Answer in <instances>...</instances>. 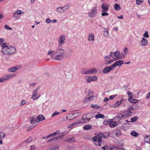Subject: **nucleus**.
<instances>
[{
	"label": "nucleus",
	"mask_w": 150,
	"mask_h": 150,
	"mask_svg": "<svg viewBox=\"0 0 150 150\" xmlns=\"http://www.w3.org/2000/svg\"><path fill=\"white\" fill-rule=\"evenodd\" d=\"M8 43H4L2 44L1 52L4 55H9L15 53L16 51L14 47L8 45Z\"/></svg>",
	"instance_id": "f257e3e1"
},
{
	"label": "nucleus",
	"mask_w": 150,
	"mask_h": 150,
	"mask_svg": "<svg viewBox=\"0 0 150 150\" xmlns=\"http://www.w3.org/2000/svg\"><path fill=\"white\" fill-rule=\"evenodd\" d=\"M64 50L63 48L58 47L54 52V53L51 55V57H52V56H54V54L55 56L54 59L61 61L64 57Z\"/></svg>",
	"instance_id": "f03ea898"
},
{
	"label": "nucleus",
	"mask_w": 150,
	"mask_h": 150,
	"mask_svg": "<svg viewBox=\"0 0 150 150\" xmlns=\"http://www.w3.org/2000/svg\"><path fill=\"white\" fill-rule=\"evenodd\" d=\"M99 136H95L93 138V140L95 142V144L96 145H98L99 146H101V143L102 141L101 137L106 138L109 136L110 134L107 136H105L104 134H101Z\"/></svg>",
	"instance_id": "7ed1b4c3"
},
{
	"label": "nucleus",
	"mask_w": 150,
	"mask_h": 150,
	"mask_svg": "<svg viewBox=\"0 0 150 150\" xmlns=\"http://www.w3.org/2000/svg\"><path fill=\"white\" fill-rule=\"evenodd\" d=\"M119 117H115L113 119L107 120L104 121L103 123L105 125H109L110 127L113 128L117 125V123L116 122L114 121L117 118Z\"/></svg>",
	"instance_id": "20e7f679"
},
{
	"label": "nucleus",
	"mask_w": 150,
	"mask_h": 150,
	"mask_svg": "<svg viewBox=\"0 0 150 150\" xmlns=\"http://www.w3.org/2000/svg\"><path fill=\"white\" fill-rule=\"evenodd\" d=\"M60 133V131L57 130L55 132L53 133L50 134V137H52V138L50 139L47 141L46 142L47 143L51 142H54L58 139V137L56 136L57 134H58Z\"/></svg>",
	"instance_id": "39448f33"
},
{
	"label": "nucleus",
	"mask_w": 150,
	"mask_h": 150,
	"mask_svg": "<svg viewBox=\"0 0 150 150\" xmlns=\"http://www.w3.org/2000/svg\"><path fill=\"white\" fill-rule=\"evenodd\" d=\"M97 8L96 7H93L90 11L88 13V16L90 18L94 17L97 14Z\"/></svg>",
	"instance_id": "423d86ee"
},
{
	"label": "nucleus",
	"mask_w": 150,
	"mask_h": 150,
	"mask_svg": "<svg viewBox=\"0 0 150 150\" xmlns=\"http://www.w3.org/2000/svg\"><path fill=\"white\" fill-rule=\"evenodd\" d=\"M39 88H38L34 90L33 92V94L31 96V98L34 100H36L38 99L40 97V96H38V90Z\"/></svg>",
	"instance_id": "0eeeda50"
},
{
	"label": "nucleus",
	"mask_w": 150,
	"mask_h": 150,
	"mask_svg": "<svg viewBox=\"0 0 150 150\" xmlns=\"http://www.w3.org/2000/svg\"><path fill=\"white\" fill-rule=\"evenodd\" d=\"M105 64L108 65L115 60L113 59H111L109 56H106L104 57Z\"/></svg>",
	"instance_id": "6e6552de"
},
{
	"label": "nucleus",
	"mask_w": 150,
	"mask_h": 150,
	"mask_svg": "<svg viewBox=\"0 0 150 150\" xmlns=\"http://www.w3.org/2000/svg\"><path fill=\"white\" fill-rule=\"evenodd\" d=\"M89 114V113H87V114L83 115L82 117V119L83 121L82 122L81 121V122H82L81 124L83 123H87L90 121V119L92 117L88 118L87 117V115H88Z\"/></svg>",
	"instance_id": "1a4fd4ad"
},
{
	"label": "nucleus",
	"mask_w": 150,
	"mask_h": 150,
	"mask_svg": "<svg viewBox=\"0 0 150 150\" xmlns=\"http://www.w3.org/2000/svg\"><path fill=\"white\" fill-rule=\"evenodd\" d=\"M65 40V37L64 35H61L59 37L58 40L59 46H61L62 44H64Z\"/></svg>",
	"instance_id": "9d476101"
},
{
	"label": "nucleus",
	"mask_w": 150,
	"mask_h": 150,
	"mask_svg": "<svg viewBox=\"0 0 150 150\" xmlns=\"http://www.w3.org/2000/svg\"><path fill=\"white\" fill-rule=\"evenodd\" d=\"M109 6L105 3H104L102 4L101 8L102 9V11L107 12L108 10V7Z\"/></svg>",
	"instance_id": "9b49d317"
},
{
	"label": "nucleus",
	"mask_w": 150,
	"mask_h": 150,
	"mask_svg": "<svg viewBox=\"0 0 150 150\" xmlns=\"http://www.w3.org/2000/svg\"><path fill=\"white\" fill-rule=\"evenodd\" d=\"M76 113H70L67 115L66 118L68 120H71L75 118L76 117L74 116V114Z\"/></svg>",
	"instance_id": "f8f14e48"
},
{
	"label": "nucleus",
	"mask_w": 150,
	"mask_h": 150,
	"mask_svg": "<svg viewBox=\"0 0 150 150\" xmlns=\"http://www.w3.org/2000/svg\"><path fill=\"white\" fill-rule=\"evenodd\" d=\"M82 123V122H81V120H79L78 121L74 122L71 125H69L68 126V127L69 128H70L74 125H76L79 124H81Z\"/></svg>",
	"instance_id": "ddd939ff"
},
{
	"label": "nucleus",
	"mask_w": 150,
	"mask_h": 150,
	"mask_svg": "<svg viewBox=\"0 0 150 150\" xmlns=\"http://www.w3.org/2000/svg\"><path fill=\"white\" fill-rule=\"evenodd\" d=\"M111 70V68L109 66L105 67L103 70V72L104 74H106L108 73Z\"/></svg>",
	"instance_id": "4468645a"
},
{
	"label": "nucleus",
	"mask_w": 150,
	"mask_h": 150,
	"mask_svg": "<svg viewBox=\"0 0 150 150\" xmlns=\"http://www.w3.org/2000/svg\"><path fill=\"white\" fill-rule=\"evenodd\" d=\"M148 41L146 39H145L144 38H143L142 40L140 42L141 45L143 46L146 45L148 44Z\"/></svg>",
	"instance_id": "2eb2a0df"
},
{
	"label": "nucleus",
	"mask_w": 150,
	"mask_h": 150,
	"mask_svg": "<svg viewBox=\"0 0 150 150\" xmlns=\"http://www.w3.org/2000/svg\"><path fill=\"white\" fill-rule=\"evenodd\" d=\"M96 73V70L95 69H86V74H93Z\"/></svg>",
	"instance_id": "dca6fc26"
},
{
	"label": "nucleus",
	"mask_w": 150,
	"mask_h": 150,
	"mask_svg": "<svg viewBox=\"0 0 150 150\" xmlns=\"http://www.w3.org/2000/svg\"><path fill=\"white\" fill-rule=\"evenodd\" d=\"M124 100H125L124 99H122L119 101H118L116 102L113 105V107L116 108L117 107L119 106L121 104L122 101Z\"/></svg>",
	"instance_id": "f3484780"
},
{
	"label": "nucleus",
	"mask_w": 150,
	"mask_h": 150,
	"mask_svg": "<svg viewBox=\"0 0 150 150\" xmlns=\"http://www.w3.org/2000/svg\"><path fill=\"white\" fill-rule=\"evenodd\" d=\"M94 39V35L92 33H89L88 35V40L90 41H93Z\"/></svg>",
	"instance_id": "a211bd4d"
},
{
	"label": "nucleus",
	"mask_w": 150,
	"mask_h": 150,
	"mask_svg": "<svg viewBox=\"0 0 150 150\" xmlns=\"http://www.w3.org/2000/svg\"><path fill=\"white\" fill-rule=\"evenodd\" d=\"M45 119V117L42 115H39L37 117V120H38V122L43 120Z\"/></svg>",
	"instance_id": "6ab92c4d"
},
{
	"label": "nucleus",
	"mask_w": 150,
	"mask_h": 150,
	"mask_svg": "<svg viewBox=\"0 0 150 150\" xmlns=\"http://www.w3.org/2000/svg\"><path fill=\"white\" fill-rule=\"evenodd\" d=\"M92 126L90 125H87L84 126L83 127V129L84 130H90L92 129Z\"/></svg>",
	"instance_id": "aec40b11"
},
{
	"label": "nucleus",
	"mask_w": 150,
	"mask_h": 150,
	"mask_svg": "<svg viewBox=\"0 0 150 150\" xmlns=\"http://www.w3.org/2000/svg\"><path fill=\"white\" fill-rule=\"evenodd\" d=\"M18 68H16L15 67H13L11 68H10L8 69V71L9 72H15L18 69Z\"/></svg>",
	"instance_id": "412c9836"
},
{
	"label": "nucleus",
	"mask_w": 150,
	"mask_h": 150,
	"mask_svg": "<svg viewBox=\"0 0 150 150\" xmlns=\"http://www.w3.org/2000/svg\"><path fill=\"white\" fill-rule=\"evenodd\" d=\"M96 118H101L104 119L105 118V116L102 114H98L95 116Z\"/></svg>",
	"instance_id": "4be33fe9"
},
{
	"label": "nucleus",
	"mask_w": 150,
	"mask_h": 150,
	"mask_svg": "<svg viewBox=\"0 0 150 150\" xmlns=\"http://www.w3.org/2000/svg\"><path fill=\"white\" fill-rule=\"evenodd\" d=\"M115 64V65L116 66H117L118 65H122L123 64V61L122 60H120L119 61H117L116 62Z\"/></svg>",
	"instance_id": "5701e85b"
},
{
	"label": "nucleus",
	"mask_w": 150,
	"mask_h": 150,
	"mask_svg": "<svg viewBox=\"0 0 150 150\" xmlns=\"http://www.w3.org/2000/svg\"><path fill=\"white\" fill-rule=\"evenodd\" d=\"M114 8L116 10H119L121 9V7L117 4H115L114 5Z\"/></svg>",
	"instance_id": "b1692460"
},
{
	"label": "nucleus",
	"mask_w": 150,
	"mask_h": 150,
	"mask_svg": "<svg viewBox=\"0 0 150 150\" xmlns=\"http://www.w3.org/2000/svg\"><path fill=\"white\" fill-rule=\"evenodd\" d=\"M67 141L69 143H72L75 141V139L74 137H72L68 139Z\"/></svg>",
	"instance_id": "393cba45"
},
{
	"label": "nucleus",
	"mask_w": 150,
	"mask_h": 150,
	"mask_svg": "<svg viewBox=\"0 0 150 150\" xmlns=\"http://www.w3.org/2000/svg\"><path fill=\"white\" fill-rule=\"evenodd\" d=\"M86 82L87 83H89L92 81V80L91 79V76H86L85 77Z\"/></svg>",
	"instance_id": "a878e982"
},
{
	"label": "nucleus",
	"mask_w": 150,
	"mask_h": 150,
	"mask_svg": "<svg viewBox=\"0 0 150 150\" xmlns=\"http://www.w3.org/2000/svg\"><path fill=\"white\" fill-rule=\"evenodd\" d=\"M38 122L37 118H32L31 120V123L32 124L34 125L37 122Z\"/></svg>",
	"instance_id": "bb28decb"
},
{
	"label": "nucleus",
	"mask_w": 150,
	"mask_h": 150,
	"mask_svg": "<svg viewBox=\"0 0 150 150\" xmlns=\"http://www.w3.org/2000/svg\"><path fill=\"white\" fill-rule=\"evenodd\" d=\"M103 28L104 29V33L103 34V35L104 36H109V32L108 29L104 28Z\"/></svg>",
	"instance_id": "cd10ccee"
},
{
	"label": "nucleus",
	"mask_w": 150,
	"mask_h": 150,
	"mask_svg": "<svg viewBox=\"0 0 150 150\" xmlns=\"http://www.w3.org/2000/svg\"><path fill=\"white\" fill-rule=\"evenodd\" d=\"M131 134L132 136L135 137H137L139 135V134L135 131H133L131 132Z\"/></svg>",
	"instance_id": "c85d7f7f"
},
{
	"label": "nucleus",
	"mask_w": 150,
	"mask_h": 150,
	"mask_svg": "<svg viewBox=\"0 0 150 150\" xmlns=\"http://www.w3.org/2000/svg\"><path fill=\"white\" fill-rule=\"evenodd\" d=\"M144 141L147 143L150 144V138L149 137H146L144 138Z\"/></svg>",
	"instance_id": "c756f323"
},
{
	"label": "nucleus",
	"mask_w": 150,
	"mask_h": 150,
	"mask_svg": "<svg viewBox=\"0 0 150 150\" xmlns=\"http://www.w3.org/2000/svg\"><path fill=\"white\" fill-rule=\"evenodd\" d=\"M112 54H113V56L116 57H118L120 54V52L118 51H117L115 52H113Z\"/></svg>",
	"instance_id": "7c9ffc66"
},
{
	"label": "nucleus",
	"mask_w": 150,
	"mask_h": 150,
	"mask_svg": "<svg viewBox=\"0 0 150 150\" xmlns=\"http://www.w3.org/2000/svg\"><path fill=\"white\" fill-rule=\"evenodd\" d=\"M32 140V138L31 137H29L27 139L25 140L24 142L25 143H28L31 142Z\"/></svg>",
	"instance_id": "2f4dec72"
},
{
	"label": "nucleus",
	"mask_w": 150,
	"mask_h": 150,
	"mask_svg": "<svg viewBox=\"0 0 150 150\" xmlns=\"http://www.w3.org/2000/svg\"><path fill=\"white\" fill-rule=\"evenodd\" d=\"M22 12L23 11L22 10L17 9L14 12L16 14L20 15L22 13H24V12Z\"/></svg>",
	"instance_id": "473e14b6"
},
{
	"label": "nucleus",
	"mask_w": 150,
	"mask_h": 150,
	"mask_svg": "<svg viewBox=\"0 0 150 150\" xmlns=\"http://www.w3.org/2000/svg\"><path fill=\"white\" fill-rule=\"evenodd\" d=\"M90 106L92 108L96 109H98L100 108V106L99 105L93 104H91Z\"/></svg>",
	"instance_id": "72a5a7b5"
},
{
	"label": "nucleus",
	"mask_w": 150,
	"mask_h": 150,
	"mask_svg": "<svg viewBox=\"0 0 150 150\" xmlns=\"http://www.w3.org/2000/svg\"><path fill=\"white\" fill-rule=\"evenodd\" d=\"M14 76L12 74L8 75L5 76L4 77L6 79V80H8V79L13 77Z\"/></svg>",
	"instance_id": "f704fd0d"
},
{
	"label": "nucleus",
	"mask_w": 150,
	"mask_h": 150,
	"mask_svg": "<svg viewBox=\"0 0 150 150\" xmlns=\"http://www.w3.org/2000/svg\"><path fill=\"white\" fill-rule=\"evenodd\" d=\"M138 117L137 116H134L131 118V120L132 122H134L138 119Z\"/></svg>",
	"instance_id": "c9c22d12"
},
{
	"label": "nucleus",
	"mask_w": 150,
	"mask_h": 150,
	"mask_svg": "<svg viewBox=\"0 0 150 150\" xmlns=\"http://www.w3.org/2000/svg\"><path fill=\"white\" fill-rule=\"evenodd\" d=\"M115 134L116 136L117 137L120 136L121 135V133L120 132V131L119 130H118L117 131Z\"/></svg>",
	"instance_id": "e433bc0d"
},
{
	"label": "nucleus",
	"mask_w": 150,
	"mask_h": 150,
	"mask_svg": "<svg viewBox=\"0 0 150 150\" xmlns=\"http://www.w3.org/2000/svg\"><path fill=\"white\" fill-rule=\"evenodd\" d=\"M57 12L59 13H62L66 11L65 9H63V11H61V9H57V7L56 9Z\"/></svg>",
	"instance_id": "4c0bfd02"
},
{
	"label": "nucleus",
	"mask_w": 150,
	"mask_h": 150,
	"mask_svg": "<svg viewBox=\"0 0 150 150\" xmlns=\"http://www.w3.org/2000/svg\"><path fill=\"white\" fill-rule=\"evenodd\" d=\"M143 36L145 38H149V35L147 31H146L143 34Z\"/></svg>",
	"instance_id": "58836bf2"
},
{
	"label": "nucleus",
	"mask_w": 150,
	"mask_h": 150,
	"mask_svg": "<svg viewBox=\"0 0 150 150\" xmlns=\"http://www.w3.org/2000/svg\"><path fill=\"white\" fill-rule=\"evenodd\" d=\"M97 77L96 76H93L91 77L92 81H96L97 80Z\"/></svg>",
	"instance_id": "ea45409f"
},
{
	"label": "nucleus",
	"mask_w": 150,
	"mask_h": 150,
	"mask_svg": "<svg viewBox=\"0 0 150 150\" xmlns=\"http://www.w3.org/2000/svg\"><path fill=\"white\" fill-rule=\"evenodd\" d=\"M49 150H58V147L57 146H54L51 148L50 147L49 148Z\"/></svg>",
	"instance_id": "a19ab883"
},
{
	"label": "nucleus",
	"mask_w": 150,
	"mask_h": 150,
	"mask_svg": "<svg viewBox=\"0 0 150 150\" xmlns=\"http://www.w3.org/2000/svg\"><path fill=\"white\" fill-rule=\"evenodd\" d=\"M101 149L104 150H108V146L107 145H105L104 146L102 147Z\"/></svg>",
	"instance_id": "79ce46f5"
},
{
	"label": "nucleus",
	"mask_w": 150,
	"mask_h": 150,
	"mask_svg": "<svg viewBox=\"0 0 150 150\" xmlns=\"http://www.w3.org/2000/svg\"><path fill=\"white\" fill-rule=\"evenodd\" d=\"M4 28L6 30H12V28H10L8 25H5L4 26Z\"/></svg>",
	"instance_id": "37998d69"
},
{
	"label": "nucleus",
	"mask_w": 150,
	"mask_h": 150,
	"mask_svg": "<svg viewBox=\"0 0 150 150\" xmlns=\"http://www.w3.org/2000/svg\"><path fill=\"white\" fill-rule=\"evenodd\" d=\"M120 55V57L119 58V59H124L125 58V55L123 53H121Z\"/></svg>",
	"instance_id": "c03bdc74"
},
{
	"label": "nucleus",
	"mask_w": 150,
	"mask_h": 150,
	"mask_svg": "<svg viewBox=\"0 0 150 150\" xmlns=\"http://www.w3.org/2000/svg\"><path fill=\"white\" fill-rule=\"evenodd\" d=\"M143 2V0H136V3L137 5H140L141 2Z\"/></svg>",
	"instance_id": "a18cd8bd"
},
{
	"label": "nucleus",
	"mask_w": 150,
	"mask_h": 150,
	"mask_svg": "<svg viewBox=\"0 0 150 150\" xmlns=\"http://www.w3.org/2000/svg\"><path fill=\"white\" fill-rule=\"evenodd\" d=\"M116 67V66L115 63H114V64L111 65V66H109V67L111 68V71H112L113 70H114L115 68V67Z\"/></svg>",
	"instance_id": "49530a36"
},
{
	"label": "nucleus",
	"mask_w": 150,
	"mask_h": 150,
	"mask_svg": "<svg viewBox=\"0 0 150 150\" xmlns=\"http://www.w3.org/2000/svg\"><path fill=\"white\" fill-rule=\"evenodd\" d=\"M86 69H83L81 70V73L83 74H86Z\"/></svg>",
	"instance_id": "de8ad7c7"
},
{
	"label": "nucleus",
	"mask_w": 150,
	"mask_h": 150,
	"mask_svg": "<svg viewBox=\"0 0 150 150\" xmlns=\"http://www.w3.org/2000/svg\"><path fill=\"white\" fill-rule=\"evenodd\" d=\"M59 112H58L57 111H56L55 112H54L52 114V115H51V116L52 117H54L56 115H58L59 114Z\"/></svg>",
	"instance_id": "09e8293b"
},
{
	"label": "nucleus",
	"mask_w": 150,
	"mask_h": 150,
	"mask_svg": "<svg viewBox=\"0 0 150 150\" xmlns=\"http://www.w3.org/2000/svg\"><path fill=\"white\" fill-rule=\"evenodd\" d=\"M108 15V13H107L103 12V13H101V15L102 16H106Z\"/></svg>",
	"instance_id": "8fccbe9b"
},
{
	"label": "nucleus",
	"mask_w": 150,
	"mask_h": 150,
	"mask_svg": "<svg viewBox=\"0 0 150 150\" xmlns=\"http://www.w3.org/2000/svg\"><path fill=\"white\" fill-rule=\"evenodd\" d=\"M127 95L129 96L130 98H132L133 97V95L132 93L130 92L129 91L127 93Z\"/></svg>",
	"instance_id": "3c124183"
},
{
	"label": "nucleus",
	"mask_w": 150,
	"mask_h": 150,
	"mask_svg": "<svg viewBox=\"0 0 150 150\" xmlns=\"http://www.w3.org/2000/svg\"><path fill=\"white\" fill-rule=\"evenodd\" d=\"M6 80V79L4 76L3 78H0V82H3Z\"/></svg>",
	"instance_id": "603ef678"
},
{
	"label": "nucleus",
	"mask_w": 150,
	"mask_h": 150,
	"mask_svg": "<svg viewBox=\"0 0 150 150\" xmlns=\"http://www.w3.org/2000/svg\"><path fill=\"white\" fill-rule=\"evenodd\" d=\"M4 41V40L3 38H0V45H1V47H2V44L3 43Z\"/></svg>",
	"instance_id": "864d4df0"
},
{
	"label": "nucleus",
	"mask_w": 150,
	"mask_h": 150,
	"mask_svg": "<svg viewBox=\"0 0 150 150\" xmlns=\"http://www.w3.org/2000/svg\"><path fill=\"white\" fill-rule=\"evenodd\" d=\"M54 52V51H52L51 50H50L49 51L48 54V55H50L51 54Z\"/></svg>",
	"instance_id": "5fc2aeb1"
},
{
	"label": "nucleus",
	"mask_w": 150,
	"mask_h": 150,
	"mask_svg": "<svg viewBox=\"0 0 150 150\" xmlns=\"http://www.w3.org/2000/svg\"><path fill=\"white\" fill-rule=\"evenodd\" d=\"M51 22V21L49 18H47L46 20V22L47 23H49Z\"/></svg>",
	"instance_id": "6e6d98bb"
},
{
	"label": "nucleus",
	"mask_w": 150,
	"mask_h": 150,
	"mask_svg": "<svg viewBox=\"0 0 150 150\" xmlns=\"http://www.w3.org/2000/svg\"><path fill=\"white\" fill-rule=\"evenodd\" d=\"M66 6H65L64 7H61L59 6L57 7V9H61V11H63V9H64V7H66Z\"/></svg>",
	"instance_id": "4d7b16f0"
},
{
	"label": "nucleus",
	"mask_w": 150,
	"mask_h": 150,
	"mask_svg": "<svg viewBox=\"0 0 150 150\" xmlns=\"http://www.w3.org/2000/svg\"><path fill=\"white\" fill-rule=\"evenodd\" d=\"M63 137V136L62 134V133H60L57 137L59 139V138H62Z\"/></svg>",
	"instance_id": "13d9d810"
},
{
	"label": "nucleus",
	"mask_w": 150,
	"mask_h": 150,
	"mask_svg": "<svg viewBox=\"0 0 150 150\" xmlns=\"http://www.w3.org/2000/svg\"><path fill=\"white\" fill-rule=\"evenodd\" d=\"M17 14H16V13L14 12L13 14V16L14 18H18V16L17 15Z\"/></svg>",
	"instance_id": "bf43d9fd"
},
{
	"label": "nucleus",
	"mask_w": 150,
	"mask_h": 150,
	"mask_svg": "<svg viewBox=\"0 0 150 150\" xmlns=\"http://www.w3.org/2000/svg\"><path fill=\"white\" fill-rule=\"evenodd\" d=\"M117 96V95H111L110 96L109 98L111 100H112L114 99V98L115 97Z\"/></svg>",
	"instance_id": "052dcab7"
},
{
	"label": "nucleus",
	"mask_w": 150,
	"mask_h": 150,
	"mask_svg": "<svg viewBox=\"0 0 150 150\" xmlns=\"http://www.w3.org/2000/svg\"><path fill=\"white\" fill-rule=\"evenodd\" d=\"M93 98V96H91L89 97H87V99L90 100H92Z\"/></svg>",
	"instance_id": "680f3d73"
},
{
	"label": "nucleus",
	"mask_w": 150,
	"mask_h": 150,
	"mask_svg": "<svg viewBox=\"0 0 150 150\" xmlns=\"http://www.w3.org/2000/svg\"><path fill=\"white\" fill-rule=\"evenodd\" d=\"M50 137V135H49L47 136L42 137V139H47L49 138Z\"/></svg>",
	"instance_id": "e2e57ef3"
},
{
	"label": "nucleus",
	"mask_w": 150,
	"mask_h": 150,
	"mask_svg": "<svg viewBox=\"0 0 150 150\" xmlns=\"http://www.w3.org/2000/svg\"><path fill=\"white\" fill-rule=\"evenodd\" d=\"M61 133L62 134L63 136H64L65 135L67 134L68 133V132L67 131H65Z\"/></svg>",
	"instance_id": "0e129e2a"
},
{
	"label": "nucleus",
	"mask_w": 150,
	"mask_h": 150,
	"mask_svg": "<svg viewBox=\"0 0 150 150\" xmlns=\"http://www.w3.org/2000/svg\"><path fill=\"white\" fill-rule=\"evenodd\" d=\"M133 100L132 98H129L128 99V100L129 102L133 103Z\"/></svg>",
	"instance_id": "69168bd1"
},
{
	"label": "nucleus",
	"mask_w": 150,
	"mask_h": 150,
	"mask_svg": "<svg viewBox=\"0 0 150 150\" xmlns=\"http://www.w3.org/2000/svg\"><path fill=\"white\" fill-rule=\"evenodd\" d=\"M30 149L31 150H35L36 149V147L34 145H31Z\"/></svg>",
	"instance_id": "338daca9"
},
{
	"label": "nucleus",
	"mask_w": 150,
	"mask_h": 150,
	"mask_svg": "<svg viewBox=\"0 0 150 150\" xmlns=\"http://www.w3.org/2000/svg\"><path fill=\"white\" fill-rule=\"evenodd\" d=\"M150 98V92H149L148 94H147V96H146V98Z\"/></svg>",
	"instance_id": "774afa93"
}]
</instances>
